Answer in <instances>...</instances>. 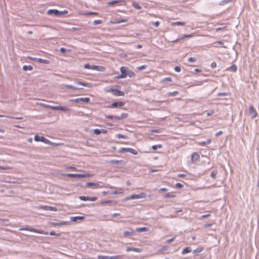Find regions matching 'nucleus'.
<instances>
[{"instance_id": "nucleus-1", "label": "nucleus", "mask_w": 259, "mask_h": 259, "mask_svg": "<svg viewBox=\"0 0 259 259\" xmlns=\"http://www.w3.org/2000/svg\"><path fill=\"white\" fill-rule=\"evenodd\" d=\"M19 230L20 231H30V232H34V233L45 234V235L48 234V232L44 231L43 230H37V229L29 228H20L19 229Z\"/></svg>"}, {"instance_id": "nucleus-2", "label": "nucleus", "mask_w": 259, "mask_h": 259, "mask_svg": "<svg viewBox=\"0 0 259 259\" xmlns=\"http://www.w3.org/2000/svg\"><path fill=\"white\" fill-rule=\"evenodd\" d=\"M62 175L68 177H74V178H85V177H90L91 176L90 174H63Z\"/></svg>"}, {"instance_id": "nucleus-3", "label": "nucleus", "mask_w": 259, "mask_h": 259, "mask_svg": "<svg viewBox=\"0 0 259 259\" xmlns=\"http://www.w3.org/2000/svg\"><path fill=\"white\" fill-rule=\"evenodd\" d=\"M107 92H112L113 94L115 96H124V93L123 92L118 91V90L114 89L113 88H110L109 90L106 91Z\"/></svg>"}, {"instance_id": "nucleus-4", "label": "nucleus", "mask_w": 259, "mask_h": 259, "mask_svg": "<svg viewBox=\"0 0 259 259\" xmlns=\"http://www.w3.org/2000/svg\"><path fill=\"white\" fill-rule=\"evenodd\" d=\"M145 197V194L144 193H141V194L136 195L134 194L131 195V196L127 197L125 199V200H128L131 199H140V198H143Z\"/></svg>"}, {"instance_id": "nucleus-5", "label": "nucleus", "mask_w": 259, "mask_h": 259, "mask_svg": "<svg viewBox=\"0 0 259 259\" xmlns=\"http://www.w3.org/2000/svg\"><path fill=\"white\" fill-rule=\"evenodd\" d=\"M249 114L251 118H255L257 116V113L254 108L253 105H250L249 107Z\"/></svg>"}, {"instance_id": "nucleus-6", "label": "nucleus", "mask_w": 259, "mask_h": 259, "mask_svg": "<svg viewBox=\"0 0 259 259\" xmlns=\"http://www.w3.org/2000/svg\"><path fill=\"white\" fill-rule=\"evenodd\" d=\"M34 139V141L36 142H41L47 144V143H50V141L48 139H46L45 137L42 136L40 137L37 135H35Z\"/></svg>"}, {"instance_id": "nucleus-7", "label": "nucleus", "mask_w": 259, "mask_h": 259, "mask_svg": "<svg viewBox=\"0 0 259 259\" xmlns=\"http://www.w3.org/2000/svg\"><path fill=\"white\" fill-rule=\"evenodd\" d=\"M120 71L121 72V74L117 76L116 78L117 79L126 78L127 75L126 68L122 66L120 68Z\"/></svg>"}, {"instance_id": "nucleus-8", "label": "nucleus", "mask_w": 259, "mask_h": 259, "mask_svg": "<svg viewBox=\"0 0 259 259\" xmlns=\"http://www.w3.org/2000/svg\"><path fill=\"white\" fill-rule=\"evenodd\" d=\"M48 107L49 108H50L53 110H61V111H67L69 110V109L67 107L52 106H49Z\"/></svg>"}, {"instance_id": "nucleus-9", "label": "nucleus", "mask_w": 259, "mask_h": 259, "mask_svg": "<svg viewBox=\"0 0 259 259\" xmlns=\"http://www.w3.org/2000/svg\"><path fill=\"white\" fill-rule=\"evenodd\" d=\"M125 105V103L124 102L120 101V102H116L112 103L110 105L108 106V108H117L118 107H122Z\"/></svg>"}, {"instance_id": "nucleus-10", "label": "nucleus", "mask_w": 259, "mask_h": 259, "mask_svg": "<svg viewBox=\"0 0 259 259\" xmlns=\"http://www.w3.org/2000/svg\"><path fill=\"white\" fill-rule=\"evenodd\" d=\"M39 209H42L46 210H50V211H57V209L56 207H52L50 206H46V205H42L40 206H39L38 207Z\"/></svg>"}, {"instance_id": "nucleus-11", "label": "nucleus", "mask_w": 259, "mask_h": 259, "mask_svg": "<svg viewBox=\"0 0 259 259\" xmlns=\"http://www.w3.org/2000/svg\"><path fill=\"white\" fill-rule=\"evenodd\" d=\"M194 36H195V34L194 33L184 35L181 37L177 38L176 40L172 41V42H177L180 41L181 40H184L186 38H190V37H192Z\"/></svg>"}, {"instance_id": "nucleus-12", "label": "nucleus", "mask_w": 259, "mask_h": 259, "mask_svg": "<svg viewBox=\"0 0 259 259\" xmlns=\"http://www.w3.org/2000/svg\"><path fill=\"white\" fill-rule=\"evenodd\" d=\"M86 186L88 187H93L94 188H101L103 187L100 186L98 183H91L88 182L86 184Z\"/></svg>"}, {"instance_id": "nucleus-13", "label": "nucleus", "mask_w": 259, "mask_h": 259, "mask_svg": "<svg viewBox=\"0 0 259 259\" xmlns=\"http://www.w3.org/2000/svg\"><path fill=\"white\" fill-rule=\"evenodd\" d=\"M200 159V155L197 152H194L192 154L191 161L192 162H195L199 160Z\"/></svg>"}, {"instance_id": "nucleus-14", "label": "nucleus", "mask_w": 259, "mask_h": 259, "mask_svg": "<svg viewBox=\"0 0 259 259\" xmlns=\"http://www.w3.org/2000/svg\"><path fill=\"white\" fill-rule=\"evenodd\" d=\"M92 70H95L99 71H104L105 70V68L103 66H95V65H92Z\"/></svg>"}, {"instance_id": "nucleus-15", "label": "nucleus", "mask_w": 259, "mask_h": 259, "mask_svg": "<svg viewBox=\"0 0 259 259\" xmlns=\"http://www.w3.org/2000/svg\"><path fill=\"white\" fill-rule=\"evenodd\" d=\"M127 21V20L126 19H118V20H116L115 21H111L110 22V24H119V23H121L126 22Z\"/></svg>"}, {"instance_id": "nucleus-16", "label": "nucleus", "mask_w": 259, "mask_h": 259, "mask_svg": "<svg viewBox=\"0 0 259 259\" xmlns=\"http://www.w3.org/2000/svg\"><path fill=\"white\" fill-rule=\"evenodd\" d=\"M124 193V190L121 188H116L114 191L111 192L112 194H121Z\"/></svg>"}, {"instance_id": "nucleus-17", "label": "nucleus", "mask_w": 259, "mask_h": 259, "mask_svg": "<svg viewBox=\"0 0 259 259\" xmlns=\"http://www.w3.org/2000/svg\"><path fill=\"white\" fill-rule=\"evenodd\" d=\"M59 13H60L59 11L56 9H50V10H49L47 12V14L48 15L54 14V15H56V16L59 15Z\"/></svg>"}, {"instance_id": "nucleus-18", "label": "nucleus", "mask_w": 259, "mask_h": 259, "mask_svg": "<svg viewBox=\"0 0 259 259\" xmlns=\"http://www.w3.org/2000/svg\"><path fill=\"white\" fill-rule=\"evenodd\" d=\"M126 251H135V252H141L142 250H141V249L139 248L128 247L126 248Z\"/></svg>"}, {"instance_id": "nucleus-19", "label": "nucleus", "mask_w": 259, "mask_h": 259, "mask_svg": "<svg viewBox=\"0 0 259 259\" xmlns=\"http://www.w3.org/2000/svg\"><path fill=\"white\" fill-rule=\"evenodd\" d=\"M237 70V66L233 64L230 67H228V71H231L232 72H235Z\"/></svg>"}, {"instance_id": "nucleus-20", "label": "nucleus", "mask_w": 259, "mask_h": 259, "mask_svg": "<svg viewBox=\"0 0 259 259\" xmlns=\"http://www.w3.org/2000/svg\"><path fill=\"white\" fill-rule=\"evenodd\" d=\"M83 219L84 217L83 216L72 217L70 218V220L72 222H76L78 220H83Z\"/></svg>"}, {"instance_id": "nucleus-21", "label": "nucleus", "mask_w": 259, "mask_h": 259, "mask_svg": "<svg viewBox=\"0 0 259 259\" xmlns=\"http://www.w3.org/2000/svg\"><path fill=\"white\" fill-rule=\"evenodd\" d=\"M176 197V195L175 194V193L174 192L167 193L164 195V197L166 198H175Z\"/></svg>"}, {"instance_id": "nucleus-22", "label": "nucleus", "mask_w": 259, "mask_h": 259, "mask_svg": "<svg viewBox=\"0 0 259 259\" xmlns=\"http://www.w3.org/2000/svg\"><path fill=\"white\" fill-rule=\"evenodd\" d=\"M210 143H211V140L209 139V140H207L206 141L198 142V145H199L200 146H204L206 145L209 144Z\"/></svg>"}, {"instance_id": "nucleus-23", "label": "nucleus", "mask_w": 259, "mask_h": 259, "mask_svg": "<svg viewBox=\"0 0 259 259\" xmlns=\"http://www.w3.org/2000/svg\"><path fill=\"white\" fill-rule=\"evenodd\" d=\"M52 224L53 226L67 225L69 224V222H62L58 223H52Z\"/></svg>"}, {"instance_id": "nucleus-24", "label": "nucleus", "mask_w": 259, "mask_h": 259, "mask_svg": "<svg viewBox=\"0 0 259 259\" xmlns=\"http://www.w3.org/2000/svg\"><path fill=\"white\" fill-rule=\"evenodd\" d=\"M77 84H79V85H82L83 86L87 87H89V88H91L92 87L91 84H90L89 83H87V82H82L78 81L77 82Z\"/></svg>"}, {"instance_id": "nucleus-25", "label": "nucleus", "mask_w": 259, "mask_h": 259, "mask_svg": "<svg viewBox=\"0 0 259 259\" xmlns=\"http://www.w3.org/2000/svg\"><path fill=\"white\" fill-rule=\"evenodd\" d=\"M106 117L107 118L110 119H116V120H120L121 118L119 116H113V115H107V116H106Z\"/></svg>"}, {"instance_id": "nucleus-26", "label": "nucleus", "mask_w": 259, "mask_h": 259, "mask_svg": "<svg viewBox=\"0 0 259 259\" xmlns=\"http://www.w3.org/2000/svg\"><path fill=\"white\" fill-rule=\"evenodd\" d=\"M124 2L123 0H118V1H111V2H108V6H113L116 4H117V3H121V2Z\"/></svg>"}, {"instance_id": "nucleus-27", "label": "nucleus", "mask_w": 259, "mask_h": 259, "mask_svg": "<svg viewBox=\"0 0 259 259\" xmlns=\"http://www.w3.org/2000/svg\"><path fill=\"white\" fill-rule=\"evenodd\" d=\"M186 24V23L184 22H180V21H177V22H174L171 23V25L175 26V25H181L184 26Z\"/></svg>"}, {"instance_id": "nucleus-28", "label": "nucleus", "mask_w": 259, "mask_h": 259, "mask_svg": "<svg viewBox=\"0 0 259 259\" xmlns=\"http://www.w3.org/2000/svg\"><path fill=\"white\" fill-rule=\"evenodd\" d=\"M33 60H36L37 62H38L39 63H44V64H48L49 63V61L48 60L42 59L40 58H37V59L35 58Z\"/></svg>"}, {"instance_id": "nucleus-29", "label": "nucleus", "mask_w": 259, "mask_h": 259, "mask_svg": "<svg viewBox=\"0 0 259 259\" xmlns=\"http://www.w3.org/2000/svg\"><path fill=\"white\" fill-rule=\"evenodd\" d=\"M191 251V249L190 247H187L186 248H185L183 250H182V254H186V253H189Z\"/></svg>"}, {"instance_id": "nucleus-30", "label": "nucleus", "mask_w": 259, "mask_h": 259, "mask_svg": "<svg viewBox=\"0 0 259 259\" xmlns=\"http://www.w3.org/2000/svg\"><path fill=\"white\" fill-rule=\"evenodd\" d=\"M137 231L141 232L144 231H148L149 230L148 228L146 227H141V228H137L136 229Z\"/></svg>"}, {"instance_id": "nucleus-31", "label": "nucleus", "mask_w": 259, "mask_h": 259, "mask_svg": "<svg viewBox=\"0 0 259 259\" xmlns=\"http://www.w3.org/2000/svg\"><path fill=\"white\" fill-rule=\"evenodd\" d=\"M132 6L137 10H141L142 9V7L136 2H133Z\"/></svg>"}, {"instance_id": "nucleus-32", "label": "nucleus", "mask_w": 259, "mask_h": 259, "mask_svg": "<svg viewBox=\"0 0 259 259\" xmlns=\"http://www.w3.org/2000/svg\"><path fill=\"white\" fill-rule=\"evenodd\" d=\"M80 102H83L85 103H89L90 101V99L88 97L86 98H79Z\"/></svg>"}, {"instance_id": "nucleus-33", "label": "nucleus", "mask_w": 259, "mask_h": 259, "mask_svg": "<svg viewBox=\"0 0 259 259\" xmlns=\"http://www.w3.org/2000/svg\"><path fill=\"white\" fill-rule=\"evenodd\" d=\"M98 13L97 12H85L82 13V15H98Z\"/></svg>"}, {"instance_id": "nucleus-34", "label": "nucleus", "mask_w": 259, "mask_h": 259, "mask_svg": "<svg viewBox=\"0 0 259 259\" xmlns=\"http://www.w3.org/2000/svg\"><path fill=\"white\" fill-rule=\"evenodd\" d=\"M116 137L118 139H126L128 138L127 136L120 134L116 135Z\"/></svg>"}, {"instance_id": "nucleus-35", "label": "nucleus", "mask_w": 259, "mask_h": 259, "mask_svg": "<svg viewBox=\"0 0 259 259\" xmlns=\"http://www.w3.org/2000/svg\"><path fill=\"white\" fill-rule=\"evenodd\" d=\"M33 69L32 67L30 65H29V66H27V65H24L23 67V69L24 70V71H26V70H32Z\"/></svg>"}, {"instance_id": "nucleus-36", "label": "nucleus", "mask_w": 259, "mask_h": 259, "mask_svg": "<svg viewBox=\"0 0 259 259\" xmlns=\"http://www.w3.org/2000/svg\"><path fill=\"white\" fill-rule=\"evenodd\" d=\"M122 257H123V255H121L110 256V259H121L122 258Z\"/></svg>"}, {"instance_id": "nucleus-37", "label": "nucleus", "mask_w": 259, "mask_h": 259, "mask_svg": "<svg viewBox=\"0 0 259 259\" xmlns=\"http://www.w3.org/2000/svg\"><path fill=\"white\" fill-rule=\"evenodd\" d=\"M127 74L130 77H134L135 76V74L132 70L128 71Z\"/></svg>"}, {"instance_id": "nucleus-38", "label": "nucleus", "mask_w": 259, "mask_h": 259, "mask_svg": "<svg viewBox=\"0 0 259 259\" xmlns=\"http://www.w3.org/2000/svg\"><path fill=\"white\" fill-rule=\"evenodd\" d=\"M162 147V145H161V144H159V145H153L152 147V148L154 150H157L158 148H161Z\"/></svg>"}, {"instance_id": "nucleus-39", "label": "nucleus", "mask_w": 259, "mask_h": 259, "mask_svg": "<svg viewBox=\"0 0 259 259\" xmlns=\"http://www.w3.org/2000/svg\"><path fill=\"white\" fill-rule=\"evenodd\" d=\"M128 152H130L135 155H137L138 154V152L136 150L131 148H129Z\"/></svg>"}, {"instance_id": "nucleus-40", "label": "nucleus", "mask_w": 259, "mask_h": 259, "mask_svg": "<svg viewBox=\"0 0 259 259\" xmlns=\"http://www.w3.org/2000/svg\"><path fill=\"white\" fill-rule=\"evenodd\" d=\"M133 235V232L125 231L124 233V235L125 237L131 236H132Z\"/></svg>"}, {"instance_id": "nucleus-41", "label": "nucleus", "mask_w": 259, "mask_h": 259, "mask_svg": "<svg viewBox=\"0 0 259 259\" xmlns=\"http://www.w3.org/2000/svg\"><path fill=\"white\" fill-rule=\"evenodd\" d=\"M128 150H129V148H121L119 151L120 152H128Z\"/></svg>"}, {"instance_id": "nucleus-42", "label": "nucleus", "mask_w": 259, "mask_h": 259, "mask_svg": "<svg viewBox=\"0 0 259 259\" xmlns=\"http://www.w3.org/2000/svg\"><path fill=\"white\" fill-rule=\"evenodd\" d=\"M98 257L101 259H110L109 256H105V255H99Z\"/></svg>"}, {"instance_id": "nucleus-43", "label": "nucleus", "mask_w": 259, "mask_h": 259, "mask_svg": "<svg viewBox=\"0 0 259 259\" xmlns=\"http://www.w3.org/2000/svg\"><path fill=\"white\" fill-rule=\"evenodd\" d=\"M112 203V200H106V201H101L100 204L101 205H104L105 204H109Z\"/></svg>"}, {"instance_id": "nucleus-44", "label": "nucleus", "mask_w": 259, "mask_h": 259, "mask_svg": "<svg viewBox=\"0 0 259 259\" xmlns=\"http://www.w3.org/2000/svg\"><path fill=\"white\" fill-rule=\"evenodd\" d=\"M79 198L81 200L88 201L89 197H85V196H79Z\"/></svg>"}, {"instance_id": "nucleus-45", "label": "nucleus", "mask_w": 259, "mask_h": 259, "mask_svg": "<svg viewBox=\"0 0 259 259\" xmlns=\"http://www.w3.org/2000/svg\"><path fill=\"white\" fill-rule=\"evenodd\" d=\"M98 199L97 197H89L88 201H95Z\"/></svg>"}, {"instance_id": "nucleus-46", "label": "nucleus", "mask_w": 259, "mask_h": 259, "mask_svg": "<svg viewBox=\"0 0 259 259\" xmlns=\"http://www.w3.org/2000/svg\"><path fill=\"white\" fill-rule=\"evenodd\" d=\"M179 94L178 91H175L173 92H170L168 93V95L170 96H175Z\"/></svg>"}, {"instance_id": "nucleus-47", "label": "nucleus", "mask_w": 259, "mask_h": 259, "mask_svg": "<svg viewBox=\"0 0 259 259\" xmlns=\"http://www.w3.org/2000/svg\"><path fill=\"white\" fill-rule=\"evenodd\" d=\"M93 132L95 134H96L97 135H100L101 134L100 130L99 129L94 130Z\"/></svg>"}, {"instance_id": "nucleus-48", "label": "nucleus", "mask_w": 259, "mask_h": 259, "mask_svg": "<svg viewBox=\"0 0 259 259\" xmlns=\"http://www.w3.org/2000/svg\"><path fill=\"white\" fill-rule=\"evenodd\" d=\"M102 23V20H95L94 21V24L95 25H98V24H100Z\"/></svg>"}, {"instance_id": "nucleus-49", "label": "nucleus", "mask_w": 259, "mask_h": 259, "mask_svg": "<svg viewBox=\"0 0 259 259\" xmlns=\"http://www.w3.org/2000/svg\"><path fill=\"white\" fill-rule=\"evenodd\" d=\"M65 87L67 89H73V90H76V88H75L74 87L71 85H68V84H67V85H65Z\"/></svg>"}, {"instance_id": "nucleus-50", "label": "nucleus", "mask_w": 259, "mask_h": 259, "mask_svg": "<svg viewBox=\"0 0 259 259\" xmlns=\"http://www.w3.org/2000/svg\"><path fill=\"white\" fill-rule=\"evenodd\" d=\"M84 67L85 69H92V66H91L89 64H84Z\"/></svg>"}, {"instance_id": "nucleus-51", "label": "nucleus", "mask_w": 259, "mask_h": 259, "mask_svg": "<svg viewBox=\"0 0 259 259\" xmlns=\"http://www.w3.org/2000/svg\"><path fill=\"white\" fill-rule=\"evenodd\" d=\"M147 67V66L146 65H142V66H139L137 68V69L139 70H143V69H146Z\"/></svg>"}, {"instance_id": "nucleus-52", "label": "nucleus", "mask_w": 259, "mask_h": 259, "mask_svg": "<svg viewBox=\"0 0 259 259\" xmlns=\"http://www.w3.org/2000/svg\"><path fill=\"white\" fill-rule=\"evenodd\" d=\"M70 102H80V100H79V98H76V99H71L69 100Z\"/></svg>"}, {"instance_id": "nucleus-53", "label": "nucleus", "mask_w": 259, "mask_h": 259, "mask_svg": "<svg viewBox=\"0 0 259 259\" xmlns=\"http://www.w3.org/2000/svg\"><path fill=\"white\" fill-rule=\"evenodd\" d=\"M172 81V79L170 77H166V78H164L162 80V81Z\"/></svg>"}, {"instance_id": "nucleus-54", "label": "nucleus", "mask_w": 259, "mask_h": 259, "mask_svg": "<svg viewBox=\"0 0 259 259\" xmlns=\"http://www.w3.org/2000/svg\"><path fill=\"white\" fill-rule=\"evenodd\" d=\"M60 13H59V15H63V14H66L68 13V11L67 10H64L63 11H59Z\"/></svg>"}, {"instance_id": "nucleus-55", "label": "nucleus", "mask_w": 259, "mask_h": 259, "mask_svg": "<svg viewBox=\"0 0 259 259\" xmlns=\"http://www.w3.org/2000/svg\"><path fill=\"white\" fill-rule=\"evenodd\" d=\"M175 186L177 188H182L183 187V185L181 183H177Z\"/></svg>"}, {"instance_id": "nucleus-56", "label": "nucleus", "mask_w": 259, "mask_h": 259, "mask_svg": "<svg viewBox=\"0 0 259 259\" xmlns=\"http://www.w3.org/2000/svg\"><path fill=\"white\" fill-rule=\"evenodd\" d=\"M203 250V247H199V248H197L194 251L195 252H200Z\"/></svg>"}, {"instance_id": "nucleus-57", "label": "nucleus", "mask_w": 259, "mask_h": 259, "mask_svg": "<svg viewBox=\"0 0 259 259\" xmlns=\"http://www.w3.org/2000/svg\"><path fill=\"white\" fill-rule=\"evenodd\" d=\"M47 144L51 145L52 146H59L60 145V144L53 143L51 141H50L49 143H47Z\"/></svg>"}, {"instance_id": "nucleus-58", "label": "nucleus", "mask_w": 259, "mask_h": 259, "mask_svg": "<svg viewBox=\"0 0 259 259\" xmlns=\"http://www.w3.org/2000/svg\"><path fill=\"white\" fill-rule=\"evenodd\" d=\"M196 59L195 58L191 57L188 59L189 62H195Z\"/></svg>"}, {"instance_id": "nucleus-59", "label": "nucleus", "mask_w": 259, "mask_h": 259, "mask_svg": "<svg viewBox=\"0 0 259 259\" xmlns=\"http://www.w3.org/2000/svg\"><path fill=\"white\" fill-rule=\"evenodd\" d=\"M175 70L176 71V72H180L181 71V68L179 66H176L175 67Z\"/></svg>"}, {"instance_id": "nucleus-60", "label": "nucleus", "mask_w": 259, "mask_h": 259, "mask_svg": "<svg viewBox=\"0 0 259 259\" xmlns=\"http://www.w3.org/2000/svg\"><path fill=\"white\" fill-rule=\"evenodd\" d=\"M50 235L53 236V235H56V236H60V234H56L54 232H51L50 233Z\"/></svg>"}, {"instance_id": "nucleus-61", "label": "nucleus", "mask_w": 259, "mask_h": 259, "mask_svg": "<svg viewBox=\"0 0 259 259\" xmlns=\"http://www.w3.org/2000/svg\"><path fill=\"white\" fill-rule=\"evenodd\" d=\"M11 168L10 167H4L0 166V169H10Z\"/></svg>"}, {"instance_id": "nucleus-62", "label": "nucleus", "mask_w": 259, "mask_h": 259, "mask_svg": "<svg viewBox=\"0 0 259 259\" xmlns=\"http://www.w3.org/2000/svg\"><path fill=\"white\" fill-rule=\"evenodd\" d=\"M100 132H101V133H103V134H107V131L106 130H104V129H102L101 130H100Z\"/></svg>"}, {"instance_id": "nucleus-63", "label": "nucleus", "mask_w": 259, "mask_h": 259, "mask_svg": "<svg viewBox=\"0 0 259 259\" xmlns=\"http://www.w3.org/2000/svg\"><path fill=\"white\" fill-rule=\"evenodd\" d=\"M153 24L155 26L158 27L160 23L158 21H156L155 22H154Z\"/></svg>"}, {"instance_id": "nucleus-64", "label": "nucleus", "mask_w": 259, "mask_h": 259, "mask_svg": "<svg viewBox=\"0 0 259 259\" xmlns=\"http://www.w3.org/2000/svg\"><path fill=\"white\" fill-rule=\"evenodd\" d=\"M178 177L179 178H183L185 176V175L183 174H180L178 175Z\"/></svg>"}]
</instances>
